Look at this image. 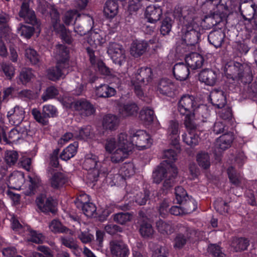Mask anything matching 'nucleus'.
Here are the masks:
<instances>
[{
  "label": "nucleus",
  "mask_w": 257,
  "mask_h": 257,
  "mask_svg": "<svg viewBox=\"0 0 257 257\" xmlns=\"http://www.w3.org/2000/svg\"><path fill=\"white\" fill-rule=\"evenodd\" d=\"M180 151L177 146L176 150L168 149L164 152V157L166 159L165 161L167 164L159 167L153 172L154 182L159 184L163 181V189L168 190L172 188L176 182L178 171L176 167L172 164L177 160V153Z\"/></svg>",
  "instance_id": "obj_1"
},
{
  "label": "nucleus",
  "mask_w": 257,
  "mask_h": 257,
  "mask_svg": "<svg viewBox=\"0 0 257 257\" xmlns=\"http://www.w3.org/2000/svg\"><path fill=\"white\" fill-rule=\"evenodd\" d=\"M225 75L229 80L237 83H249L252 80L251 68L245 64L233 62L227 64L225 67Z\"/></svg>",
  "instance_id": "obj_2"
},
{
  "label": "nucleus",
  "mask_w": 257,
  "mask_h": 257,
  "mask_svg": "<svg viewBox=\"0 0 257 257\" xmlns=\"http://www.w3.org/2000/svg\"><path fill=\"white\" fill-rule=\"evenodd\" d=\"M83 167L88 171L87 178L92 182L97 181L100 173L105 174L107 171L106 165L99 162L98 157L92 154L86 155Z\"/></svg>",
  "instance_id": "obj_3"
},
{
  "label": "nucleus",
  "mask_w": 257,
  "mask_h": 257,
  "mask_svg": "<svg viewBox=\"0 0 257 257\" xmlns=\"http://www.w3.org/2000/svg\"><path fill=\"white\" fill-rule=\"evenodd\" d=\"M196 102L193 96L184 95L182 96L178 103V111L182 115H184V120L189 121H194V117L197 110Z\"/></svg>",
  "instance_id": "obj_4"
},
{
  "label": "nucleus",
  "mask_w": 257,
  "mask_h": 257,
  "mask_svg": "<svg viewBox=\"0 0 257 257\" xmlns=\"http://www.w3.org/2000/svg\"><path fill=\"white\" fill-rule=\"evenodd\" d=\"M174 16L179 19L182 26L192 25L194 23L200 24L196 9L193 7H176L174 11Z\"/></svg>",
  "instance_id": "obj_5"
},
{
  "label": "nucleus",
  "mask_w": 257,
  "mask_h": 257,
  "mask_svg": "<svg viewBox=\"0 0 257 257\" xmlns=\"http://www.w3.org/2000/svg\"><path fill=\"white\" fill-rule=\"evenodd\" d=\"M179 232L176 234L173 240V247L176 249L182 248L195 235V231L185 225L178 223L176 224Z\"/></svg>",
  "instance_id": "obj_6"
},
{
  "label": "nucleus",
  "mask_w": 257,
  "mask_h": 257,
  "mask_svg": "<svg viewBox=\"0 0 257 257\" xmlns=\"http://www.w3.org/2000/svg\"><path fill=\"white\" fill-rule=\"evenodd\" d=\"M52 17V25L53 30L58 34H59L61 39L65 43L70 44L73 42V39L71 36V32L66 29L65 26L60 24L59 14L57 11L54 9H52L50 12Z\"/></svg>",
  "instance_id": "obj_7"
},
{
  "label": "nucleus",
  "mask_w": 257,
  "mask_h": 257,
  "mask_svg": "<svg viewBox=\"0 0 257 257\" xmlns=\"http://www.w3.org/2000/svg\"><path fill=\"white\" fill-rule=\"evenodd\" d=\"M200 24L194 23L192 25L182 26V39L187 45L193 46L199 41L200 33Z\"/></svg>",
  "instance_id": "obj_8"
},
{
  "label": "nucleus",
  "mask_w": 257,
  "mask_h": 257,
  "mask_svg": "<svg viewBox=\"0 0 257 257\" xmlns=\"http://www.w3.org/2000/svg\"><path fill=\"white\" fill-rule=\"evenodd\" d=\"M184 121L187 132L182 135L183 141L187 145L193 147L198 144L200 140L197 133V124L194 121H189L188 119Z\"/></svg>",
  "instance_id": "obj_9"
},
{
  "label": "nucleus",
  "mask_w": 257,
  "mask_h": 257,
  "mask_svg": "<svg viewBox=\"0 0 257 257\" xmlns=\"http://www.w3.org/2000/svg\"><path fill=\"white\" fill-rule=\"evenodd\" d=\"M107 52L115 64L121 66L125 63V50L122 45L115 42H110L107 47Z\"/></svg>",
  "instance_id": "obj_10"
},
{
  "label": "nucleus",
  "mask_w": 257,
  "mask_h": 257,
  "mask_svg": "<svg viewBox=\"0 0 257 257\" xmlns=\"http://www.w3.org/2000/svg\"><path fill=\"white\" fill-rule=\"evenodd\" d=\"M71 70L69 63L58 61L55 67L47 70V77L52 81L57 80L67 74Z\"/></svg>",
  "instance_id": "obj_11"
},
{
  "label": "nucleus",
  "mask_w": 257,
  "mask_h": 257,
  "mask_svg": "<svg viewBox=\"0 0 257 257\" xmlns=\"http://www.w3.org/2000/svg\"><path fill=\"white\" fill-rule=\"evenodd\" d=\"M109 248L112 257H128L130 254L127 245L122 240L114 239L110 240Z\"/></svg>",
  "instance_id": "obj_12"
},
{
  "label": "nucleus",
  "mask_w": 257,
  "mask_h": 257,
  "mask_svg": "<svg viewBox=\"0 0 257 257\" xmlns=\"http://www.w3.org/2000/svg\"><path fill=\"white\" fill-rule=\"evenodd\" d=\"M132 144L139 148L140 150L149 148L151 145L150 137L145 131L138 130L131 136Z\"/></svg>",
  "instance_id": "obj_13"
},
{
  "label": "nucleus",
  "mask_w": 257,
  "mask_h": 257,
  "mask_svg": "<svg viewBox=\"0 0 257 257\" xmlns=\"http://www.w3.org/2000/svg\"><path fill=\"white\" fill-rule=\"evenodd\" d=\"M156 90L158 93L164 96L173 97L175 95L176 86L171 80L164 78L157 83Z\"/></svg>",
  "instance_id": "obj_14"
},
{
  "label": "nucleus",
  "mask_w": 257,
  "mask_h": 257,
  "mask_svg": "<svg viewBox=\"0 0 257 257\" xmlns=\"http://www.w3.org/2000/svg\"><path fill=\"white\" fill-rule=\"evenodd\" d=\"M36 201L38 208L42 212L52 213L56 212L55 202L51 197H47L46 195L42 194L37 198Z\"/></svg>",
  "instance_id": "obj_15"
},
{
  "label": "nucleus",
  "mask_w": 257,
  "mask_h": 257,
  "mask_svg": "<svg viewBox=\"0 0 257 257\" xmlns=\"http://www.w3.org/2000/svg\"><path fill=\"white\" fill-rule=\"evenodd\" d=\"M75 110L77 111L82 117L92 115L95 112L93 105L86 99H80L72 103Z\"/></svg>",
  "instance_id": "obj_16"
},
{
  "label": "nucleus",
  "mask_w": 257,
  "mask_h": 257,
  "mask_svg": "<svg viewBox=\"0 0 257 257\" xmlns=\"http://www.w3.org/2000/svg\"><path fill=\"white\" fill-rule=\"evenodd\" d=\"M25 111L22 107L16 105L7 113L10 123L14 125L20 124L25 118Z\"/></svg>",
  "instance_id": "obj_17"
},
{
  "label": "nucleus",
  "mask_w": 257,
  "mask_h": 257,
  "mask_svg": "<svg viewBox=\"0 0 257 257\" xmlns=\"http://www.w3.org/2000/svg\"><path fill=\"white\" fill-rule=\"evenodd\" d=\"M153 79V72L149 67H142L138 70L136 74L135 80L137 83L141 85H146Z\"/></svg>",
  "instance_id": "obj_18"
},
{
  "label": "nucleus",
  "mask_w": 257,
  "mask_h": 257,
  "mask_svg": "<svg viewBox=\"0 0 257 257\" xmlns=\"http://www.w3.org/2000/svg\"><path fill=\"white\" fill-rule=\"evenodd\" d=\"M233 140V136L232 133H225L219 138H218L215 143V151L218 153L221 152L229 148Z\"/></svg>",
  "instance_id": "obj_19"
},
{
  "label": "nucleus",
  "mask_w": 257,
  "mask_h": 257,
  "mask_svg": "<svg viewBox=\"0 0 257 257\" xmlns=\"http://www.w3.org/2000/svg\"><path fill=\"white\" fill-rule=\"evenodd\" d=\"M19 15L28 23L33 25H38L35 13L30 9L29 5L27 3L22 4Z\"/></svg>",
  "instance_id": "obj_20"
},
{
  "label": "nucleus",
  "mask_w": 257,
  "mask_h": 257,
  "mask_svg": "<svg viewBox=\"0 0 257 257\" xmlns=\"http://www.w3.org/2000/svg\"><path fill=\"white\" fill-rule=\"evenodd\" d=\"M168 139L173 146H177L179 142V125L176 120H170L167 130Z\"/></svg>",
  "instance_id": "obj_21"
},
{
  "label": "nucleus",
  "mask_w": 257,
  "mask_h": 257,
  "mask_svg": "<svg viewBox=\"0 0 257 257\" xmlns=\"http://www.w3.org/2000/svg\"><path fill=\"white\" fill-rule=\"evenodd\" d=\"M117 148L109 153L110 160L113 163H118L122 162L128 157L130 150L129 147H121L118 146Z\"/></svg>",
  "instance_id": "obj_22"
},
{
  "label": "nucleus",
  "mask_w": 257,
  "mask_h": 257,
  "mask_svg": "<svg viewBox=\"0 0 257 257\" xmlns=\"http://www.w3.org/2000/svg\"><path fill=\"white\" fill-rule=\"evenodd\" d=\"M24 182V176L22 172L14 171L9 176L8 186L10 188L19 190Z\"/></svg>",
  "instance_id": "obj_23"
},
{
  "label": "nucleus",
  "mask_w": 257,
  "mask_h": 257,
  "mask_svg": "<svg viewBox=\"0 0 257 257\" xmlns=\"http://www.w3.org/2000/svg\"><path fill=\"white\" fill-rule=\"evenodd\" d=\"M148 46V44L146 41H134L131 44L130 53L135 58L139 57L147 51Z\"/></svg>",
  "instance_id": "obj_24"
},
{
  "label": "nucleus",
  "mask_w": 257,
  "mask_h": 257,
  "mask_svg": "<svg viewBox=\"0 0 257 257\" xmlns=\"http://www.w3.org/2000/svg\"><path fill=\"white\" fill-rule=\"evenodd\" d=\"M185 62L188 67L192 69H196L201 67L204 62V59L200 54L192 53L186 56Z\"/></svg>",
  "instance_id": "obj_25"
},
{
  "label": "nucleus",
  "mask_w": 257,
  "mask_h": 257,
  "mask_svg": "<svg viewBox=\"0 0 257 257\" xmlns=\"http://www.w3.org/2000/svg\"><path fill=\"white\" fill-rule=\"evenodd\" d=\"M217 79V73L211 69H205L199 75V79L204 82L206 85L212 86L214 85Z\"/></svg>",
  "instance_id": "obj_26"
},
{
  "label": "nucleus",
  "mask_w": 257,
  "mask_h": 257,
  "mask_svg": "<svg viewBox=\"0 0 257 257\" xmlns=\"http://www.w3.org/2000/svg\"><path fill=\"white\" fill-rule=\"evenodd\" d=\"M190 72L188 66L183 63L176 64L173 67V74L176 79L184 81L187 79Z\"/></svg>",
  "instance_id": "obj_27"
},
{
  "label": "nucleus",
  "mask_w": 257,
  "mask_h": 257,
  "mask_svg": "<svg viewBox=\"0 0 257 257\" xmlns=\"http://www.w3.org/2000/svg\"><path fill=\"white\" fill-rule=\"evenodd\" d=\"M145 14L148 22L155 23L160 19L162 11L159 7L151 5L147 7Z\"/></svg>",
  "instance_id": "obj_28"
},
{
  "label": "nucleus",
  "mask_w": 257,
  "mask_h": 257,
  "mask_svg": "<svg viewBox=\"0 0 257 257\" xmlns=\"http://www.w3.org/2000/svg\"><path fill=\"white\" fill-rule=\"evenodd\" d=\"M120 122L117 116L112 114H107L103 116L102 125L105 130L114 131L116 130Z\"/></svg>",
  "instance_id": "obj_29"
},
{
  "label": "nucleus",
  "mask_w": 257,
  "mask_h": 257,
  "mask_svg": "<svg viewBox=\"0 0 257 257\" xmlns=\"http://www.w3.org/2000/svg\"><path fill=\"white\" fill-rule=\"evenodd\" d=\"M239 11L245 21L250 22L255 13V5L250 2L249 4L241 3L239 7Z\"/></svg>",
  "instance_id": "obj_30"
},
{
  "label": "nucleus",
  "mask_w": 257,
  "mask_h": 257,
  "mask_svg": "<svg viewBox=\"0 0 257 257\" xmlns=\"http://www.w3.org/2000/svg\"><path fill=\"white\" fill-rule=\"evenodd\" d=\"M212 104L218 108H221L226 104V98L224 95V92L221 90H214L210 95Z\"/></svg>",
  "instance_id": "obj_31"
},
{
  "label": "nucleus",
  "mask_w": 257,
  "mask_h": 257,
  "mask_svg": "<svg viewBox=\"0 0 257 257\" xmlns=\"http://www.w3.org/2000/svg\"><path fill=\"white\" fill-rule=\"evenodd\" d=\"M224 37V33L219 30L211 32L208 36V39L210 43L215 48H219L222 45Z\"/></svg>",
  "instance_id": "obj_32"
},
{
  "label": "nucleus",
  "mask_w": 257,
  "mask_h": 257,
  "mask_svg": "<svg viewBox=\"0 0 257 257\" xmlns=\"http://www.w3.org/2000/svg\"><path fill=\"white\" fill-rule=\"evenodd\" d=\"M116 90L108 84H101L95 89L96 95L99 97L108 98L115 94Z\"/></svg>",
  "instance_id": "obj_33"
},
{
  "label": "nucleus",
  "mask_w": 257,
  "mask_h": 257,
  "mask_svg": "<svg viewBox=\"0 0 257 257\" xmlns=\"http://www.w3.org/2000/svg\"><path fill=\"white\" fill-rule=\"evenodd\" d=\"M139 107L135 103H128L124 104L119 110L120 115L123 117L136 115Z\"/></svg>",
  "instance_id": "obj_34"
},
{
  "label": "nucleus",
  "mask_w": 257,
  "mask_h": 257,
  "mask_svg": "<svg viewBox=\"0 0 257 257\" xmlns=\"http://www.w3.org/2000/svg\"><path fill=\"white\" fill-rule=\"evenodd\" d=\"M118 5L114 0H108L105 3L103 12L104 15L108 18H112L118 13Z\"/></svg>",
  "instance_id": "obj_35"
},
{
  "label": "nucleus",
  "mask_w": 257,
  "mask_h": 257,
  "mask_svg": "<svg viewBox=\"0 0 257 257\" xmlns=\"http://www.w3.org/2000/svg\"><path fill=\"white\" fill-rule=\"evenodd\" d=\"M156 226L159 232L164 235L171 234L177 229L176 225L173 224L170 222H166L161 220L157 222Z\"/></svg>",
  "instance_id": "obj_36"
},
{
  "label": "nucleus",
  "mask_w": 257,
  "mask_h": 257,
  "mask_svg": "<svg viewBox=\"0 0 257 257\" xmlns=\"http://www.w3.org/2000/svg\"><path fill=\"white\" fill-rule=\"evenodd\" d=\"M49 227L54 233H64L70 235H74V231L69 229L58 220L54 219L49 224Z\"/></svg>",
  "instance_id": "obj_37"
},
{
  "label": "nucleus",
  "mask_w": 257,
  "mask_h": 257,
  "mask_svg": "<svg viewBox=\"0 0 257 257\" xmlns=\"http://www.w3.org/2000/svg\"><path fill=\"white\" fill-rule=\"evenodd\" d=\"M227 174L230 182L236 186H240L243 181V178L233 167H229L227 169Z\"/></svg>",
  "instance_id": "obj_38"
},
{
  "label": "nucleus",
  "mask_w": 257,
  "mask_h": 257,
  "mask_svg": "<svg viewBox=\"0 0 257 257\" xmlns=\"http://www.w3.org/2000/svg\"><path fill=\"white\" fill-rule=\"evenodd\" d=\"M249 245V240L243 237L235 238L231 243V247L236 252L246 250Z\"/></svg>",
  "instance_id": "obj_39"
},
{
  "label": "nucleus",
  "mask_w": 257,
  "mask_h": 257,
  "mask_svg": "<svg viewBox=\"0 0 257 257\" xmlns=\"http://www.w3.org/2000/svg\"><path fill=\"white\" fill-rule=\"evenodd\" d=\"M90 60L91 63L98 69L99 72L105 75H111V72L109 68L106 66L105 64L100 60H96L95 57L92 56V54H90Z\"/></svg>",
  "instance_id": "obj_40"
},
{
  "label": "nucleus",
  "mask_w": 257,
  "mask_h": 257,
  "mask_svg": "<svg viewBox=\"0 0 257 257\" xmlns=\"http://www.w3.org/2000/svg\"><path fill=\"white\" fill-rule=\"evenodd\" d=\"M87 41L88 43L93 47L100 46L105 42V40L100 34L95 32H91L90 33Z\"/></svg>",
  "instance_id": "obj_41"
},
{
  "label": "nucleus",
  "mask_w": 257,
  "mask_h": 257,
  "mask_svg": "<svg viewBox=\"0 0 257 257\" xmlns=\"http://www.w3.org/2000/svg\"><path fill=\"white\" fill-rule=\"evenodd\" d=\"M78 145L76 143L70 144L68 147L65 149L60 156L61 160L67 161L74 157L76 153V149Z\"/></svg>",
  "instance_id": "obj_42"
},
{
  "label": "nucleus",
  "mask_w": 257,
  "mask_h": 257,
  "mask_svg": "<svg viewBox=\"0 0 257 257\" xmlns=\"http://www.w3.org/2000/svg\"><path fill=\"white\" fill-rule=\"evenodd\" d=\"M55 54L58 61H65L69 63L68 59V50L65 45H57L56 46Z\"/></svg>",
  "instance_id": "obj_43"
},
{
  "label": "nucleus",
  "mask_w": 257,
  "mask_h": 257,
  "mask_svg": "<svg viewBox=\"0 0 257 257\" xmlns=\"http://www.w3.org/2000/svg\"><path fill=\"white\" fill-rule=\"evenodd\" d=\"M67 181V179L61 173H55L50 179L51 186L54 188L62 187Z\"/></svg>",
  "instance_id": "obj_44"
},
{
  "label": "nucleus",
  "mask_w": 257,
  "mask_h": 257,
  "mask_svg": "<svg viewBox=\"0 0 257 257\" xmlns=\"http://www.w3.org/2000/svg\"><path fill=\"white\" fill-rule=\"evenodd\" d=\"M140 117L142 120L147 124L153 122L154 118V111L151 108H144L141 110Z\"/></svg>",
  "instance_id": "obj_45"
},
{
  "label": "nucleus",
  "mask_w": 257,
  "mask_h": 257,
  "mask_svg": "<svg viewBox=\"0 0 257 257\" xmlns=\"http://www.w3.org/2000/svg\"><path fill=\"white\" fill-rule=\"evenodd\" d=\"M197 162L199 166L203 169H207L210 165V158L207 153L201 152L197 156Z\"/></svg>",
  "instance_id": "obj_46"
},
{
  "label": "nucleus",
  "mask_w": 257,
  "mask_h": 257,
  "mask_svg": "<svg viewBox=\"0 0 257 257\" xmlns=\"http://www.w3.org/2000/svg\"><path fill=\"white\" fill-rule=\"evenodd\" d=\"M26 232L29 236L28 241H32L36 243H41L43 242L44 237L42 233L30 230L29 228L28 230H26Z\"/></svg>",
  "instance_id": "obj_47"
},
{
  "label": "nucleus",
  "mask_w": 257,
  "mask_h": 257,
  "mask_svg": "<svg viewBox=\"0 0 257 257\" xmlns=\"http://www.w3.org/2000/svg\"><path fill=\"white\" fill-rule=\"evenodd\" d=\"M75 136L76 138L84 140L91 138L92 136L91 127L88 125L82 127L79 130L78 132H75Z\"/></svg>",
  "instance_id": "obj_48"
},
{
  "label": "nucleus",
  "mask_w": 257,
  "mask_h": 257,
  "mask_svg": "<svg viewBox=\"0 0 257 257\" xmlns=\"http://www.w3.org/2000/svg\"><path fill=\"white\" fill-rule=\"evenodd\" d=\"M25 55L32 64L36 65L39 63V56L34 49L30 47L26 49Z\"/></svg>",
  "instance_id": "obj_49"
},
{
  "label": "nucleus",
  "mask_w": 257,
  "mask_h": 257,
  "mask_svg": "<svg viewBox=\"0 0 257 257\" xmlns=\"http://www.w3.org/2000/svg\"><path fill=\"white\" fill-rule=\"evenodd\" d=\"M32 114L34 119L42 125H47L48 123V118L43 112L41 113L38 109L33 108L32 110Z\"/></svg>",
  "instance_id": "obj_50"
},
{
  "label": "nucleus",
  "mask_w": 257,
  "mask_h": 257,
  "mask_svg": "<svg viewBox=\"0 0 257 257\" xmlns=\"http://www.w3.org/2000/svg\"><path fill=\"white\" fill-rule=\"evenodd\" d=\"M140 232L142 236L150 237L153 235L154 231L150 223L144 222L141 225Z\"/></svg>",
  "instance_id": "obj_51"
},
{
  "label": "nucleus",
  "mask_w": 257,
  "mask_h": 257,
  "mask_svg": "<svg viewBox=\"0 0 257 257\" xmlns=\"http://www.w3.org/2000/svg\"><path fill=\"white\" fill-rule=\"evenodd\" d=\"M175 193L176 202L179 204L183 203L184 201H187V198L189 197L186 191L181 186H178L175 188Z\"/></svg>",
  "instance_id": "obj_52"
},
{
  "label": "nucleus",
  "mask_w": 257,
  "mask_h": 257,
  "mask_svg": "<svg viewBox=\"0 0 257 257\" xmlns=\"http://www.w3.org/2000/svg\"><path fill=\"white\" fill-rule=\"evenodd\" d=\"M1 66V69L6 76L9 79H12L15 72V69L13 65L10 63L3 62Z\"/></svg>",
  "instance_id": "obj_53"
},
{
  "label": "nucleus",
  "mask_w": 257,
  "mask_h": 257,
  "mask_svg": "<svg viewBox=\"0 0 257 257\" xmlns=\"http://www.w3.org/2000/svg\"><path fill=\"white\" fill-rule=\"evenodd\" d=\"M120 173L122 177H130L135 173L134 165L128 163L124 164L120 169Z\"/></svg>",
  "instance_id": "obj_54"
},
{
  "label": "nucleus",
  "mask_w": 257,
  "mask_h": 257,
  "mask_svg": "<svg viewBox=\"0 0 257 257\" xmlns=\"http://www.w3.org/2000/svg\"><path fill=\"white\" fill-rule=\"evenodd\" d=\"M214 206L216 211L221 214L227 213L229 209L227 203L221 199L216 200L214 203Z\"/></svg>",
  "instance_id": "obj_55"
},
{
  "label": "nucleus",
  "mask_w": 257,
  "mask_h": 257,
  "mask_svg": "<svg viewBox=\"0 0 257 257\" xmlns=\"http://www.w3.org/2000/svg\"><path fill=\"white\" fill-rule=\"evenodd\" d=\"M33 76L31 69L24 68L20 72L19 78L23 84H26L31 80Z\"/></svg>",
  "instance_id": "obj_56"
},
{
  "label": "nucleus",
  "mask_w": 257,
  "mask_h": 257,
  "mask_svg": "<svg viewBox=\"0 0 257 257\" xmlns=\"http://www.w3.org/2000/svg\"><path fill=\"white\" fill-rule=\"evenodd\" d=\"M117 145L121 147H129L130 150L133 149V145L132 142L129 143L127 140V135L124 133H120L117 136Z\"/></svg>",
  "instance_id": "obj_57"
},
{
  "label": "nucleus",
  "mask_w": 257,
  "mask_h": 257,
  "mask_svg": "<svg viewBox=\"0 0 257 257\" xmlns=\"http://www.w3.org/2000/svg\"><path fill=\"white\" fill-rule=\"evenodd\" d=\"M34 31V28L32 27L22 24L18 28V33L28 39L30 38L32 36Z\"/></svg>",
  "instance_id": "obj_58"
},
{
  "label": "nucleus",
  "mask_w": 257,
  "mask_h": 257,
  "mask_svg": "<svg viewBox=\"0 0 257 257\" xmlns=\"http://www.w3.org/2000/svg\"><path fill=\"white\" fill-rule=\"evenodd\" d=\"M184 205L182 207L184 214L190 213L196 210L197 208V203L193 199H190L188 197L187 201H184Z\"/></svg>",
  "instance_id": "obj_59"
},
{
  "label": "nucleus",
  "mask_w": 257,
  "mask_h": 257,
  "mask_svg": "<svg viewBox=\"0 0 257 257\" xmlns=\"http://www.w3.org/2000/svg\"><path fill=\"white\" fill-rule=\"evenodd\" d=\"M58 94V89L54 86L48 87L42 96V99L46 101L55 97Z\"/></svg>",
  "instance_id": "obj_60"
},
{
  "label": "nucleus",
  "mask_w": 257,
  "mask_h": 257,
  "mask_svg": "<svg viewBox=\"0 0 257 257\" xmlns=\"http://www.w3.org/2000/svg\"><path fill=\"white\" fill-rule=\"evenodd\" d=\"M18 159V154L15 151H7L5 154V161L10 166L14 165Z\"/></svg>",
  "instance_id": "obj_61"
},
{
  "label": "nucleus",
  "mask_w": 257,
  "mask_h": 257,
  "mask_svg": "<svg viewBox=\"0 0 257 257\" xmlns=\"http://www.w3.org/2000/svg\"><path fill=\"white\" fill-rule=\"evenodd\" d=\"M144 1L142 0H130L128 6V11L133 14L137 12L142 8L144 4Z\"/></svg>",
  "instance_id": "obj_62"
},
{
  "label": "nucleus",
  "mask_w": 257,
  "mask_h": 257,
  "mask_svg": "<svg viewBox=\"0 0 257 257\" xmlns=\"http://www.w3.org/2000/svg\"><path fill=\"white\" fill-rule=\"evenodd\" d=\"M173 24L172 20L169 17L165 18L162 23L160 31L162 35L168 34L171 31Z\"/></svg>",
  "instance_id": "obj_63"
},
{
  "label": "nucleus",
  "mask_w": 257,
  "mask_h": 257,
  "mask_svg": "<svg viewBox=\"0 0 257 257\" xmlns=\"http://www.w3.org/2000/svg\"><path fill=\"white\" fill-rule=\"evenodd\" d=\"M208 251L214 257H225V254L222 251V248L215 244L210 245L208 247Z\"/></svg>",
  "instance_id": "obj_64"
}]
</instances>
